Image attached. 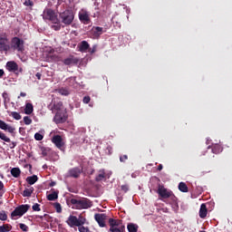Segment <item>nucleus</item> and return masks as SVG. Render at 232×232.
I'll list each match as a JSON object with an SVG mask.
<instances>
[{"instance_id":"nucleus-11","label":"nucleus","mask_w":232,"mask_h":232,"mask_svg":"<svg viewBox=\"0 0 232 232\" xmlns=\"http://www.w3.org/2000/svg\"><path fill=\"white\" fill-rule=\"evenodd\" d=\"M79 20L83 24H90L92 23V20L90 19V14H88V11L82 10L78 14Z\"/></svg>"},{"instance_id":"nucleus-59","label":"nucleus","mask_w":232,"mask_h":232,"mask_svg":"<svg viewBox=\"0 0 232 232\" xmlns=\"http://www.w3.org/2000/svg\"><path fill=\"white\" fill-rule=\"evenodd\" d=\"M20 72H23V69H20Z\"/></svg>"},{"instance_id":"nucleus-37","label":"nucleus","mask_w":232,"mask_h":232,"mask_svg":"<svg viewBox=\"0 0 232 232\" xmlns=\"http://www.w3.org/2000/svg\"><path fill=\"white\" fill-rule=\"evenodd\" d=\"M105 177H106V175L103 172V173L99 174L98 176H96L95 180H96V182H101V180H102V179H104Z\"/></svg>"},{"instance_id":"nucleus-57","label":"nucleus","mask_w":232,"mask_h":232,"mask_svg":"<svg viewBox=\"0 0 232 232\" xmlns=\"http://www.w3.org/2000/svg\"><path fill=\"white\" fill-rule=\"evenodd\" d=\"M12 148H15V143L13 142V147Z\"/></svg>"},{"instance_id":"nucleus-47","label":"nucleus","mask_w":232,"mask_h":232,"mask_svg":"<svg viewBox=\"0 0 232 232\" xmlns=\"http://www.w3.org/2000/svg\"><path fill=\"white\" fill-rule=\"evenodd\" d=\"M107 151L109 155H111L113 153V148H111V146H108L107 147Z\"/></svg>"},{"instance_id":"nucleus-43","label":"nucleus","mask_w":232,"mask_h":232,"mask_svg":"<svg viewBox=\"0 0 232 232\" xmlns=\"http://www.w3.org/2000/svg\"><path fill=\"white\" fill-rule=\"evenodd\" d=\"M101 3H102L101 0H95L94 1L95 10H100L101 9V6H100Z\"/></svg>"},{"instance_id":"nucleus-41","label":"nucleus","mask_w":232,"mask_h":232,"mask_svg":"<svg viewBox=\"0 0 232 232\" xmlns=\"http://www.w3.org/2000/svg\"><path fill=\"white\" fill-rule=\"evenodd\" d=\"M8 218V216L5 211L0 212V220H6Z\"/></svg>"},{"instance_id":"nucleus-40","label":"nucleus","mask_w":232,"mask_h":232,"mask_svg":"<svg viewBox=\"0 0 232 232\" xmlns=\"http://www.w3.org/2000/svg\"><path fill=\"white\" fill-rule=\"evenodd\" d=\"M54 208L57 213H61V211H63V208H61V203H54Z\"/></svg>"},{"instance_id":"nucleus-19","label":"nucleus","mask_w":232,"mask_h":232,"mask_svg":"<svg viewBox=\"0 0 232 232\" xmlns=\"http://www.w3.org/2000/svg\"><path fill=\"white\" fill-rule=\"evenodd\" d=\"M206 217H208V207H206V204H201L199 208V218H206Z\"/></svg>"},{"instance_id":"nucleus-36","label":"nucleus","mask_w":232,"mask_h":232,"mask_svg":"<svg viewBox=\"0 0 232 232\" xmlns=\"http://www.w3.org/2000/svg\"><path fill=\"white\" fill-rule=\"evenodd\" d=\"M24 122L26 124V126H30V124H32V119H30L28 116H25L24 117Z\"/></svg>"},{"instance_id":"nucleus-54","label":"nucleus","mask_w":232,"mask_h":232,"mask_svg":"<svg viewBox=\"0 0 232 232\" xmlns=\"http://www.w3.org/2000/svg\"><path fill=\"white\" fill-rule=\"evenodd\" d=\"M20 97H26V93L25 92H21Z\"/></svg>"},{"instance_id":"nucleus-51","label":"nucleus","mask_w":232,"mask_h":232,"mask_svg":"<svg viewBox=\"0 0 232 232\" xmlns=\"http://www.w3.org/2000/svg\"><path fill=\"white\" fill-rule=\"evenodd\" d=\"M3 75H5V71L0 69V79L3 78Z\"/></svg>"},{"instance_id":"nucleus-49","label":"nucleus","mask_w":232,"mask_h":232,"mask_svg":"<svg viewBox=\"0 0 232 232\" xmlns=\"http://www.w3.org/2000/svg\"><path fill=\"white\" fill-rule=\"evenodd\" d=\"M35 77L38 79V81H41V77H43V74L41 72H37L35 74Z\"/></svg>"},{"instance_id":"nucleus-23","label":"nucleus","mask_w":232,"mask_h":232,"mask_svg":"<svg viewBox=\"0 0 232 232\" xmlns=\"http://www.w3.org/2000/svg\"><path fill=\"white\" fill-rule=\"evenodd\" d=\"M212 153H215V155H218V153H222V146L220 144H214L212 146Z\"/></svg>"},{"instance_id":"nucleus-4","label":"nucleus","mask_w":232,"mask_h":232,"mask_svg":"<svg viewBox=\"0 0 232 232\" xmlns=\"http://www.w3.org/2000/svg\"><path fill=\"white\" fill-rule=\"evenodd\" d=\"M60 19L63 24L70 26V24L73 23V19H75V14H73L72 10L66 9L65 11L60 13Z\"/></svg>"},{"instance_id":"nucleus-24","label":"nucleus","mask_w":232,"mask_h":232,"mask_svg":"<svg viewBox=\"0 0 232 232\" xmlns=\"http://www.w3.org/2000/svg\"><path fill=\"white\" fill-rule=\"evenodd\" d=\"M127 229H128L129 232H138L139 231V225L130 223L127 226Z\"/></svg>"},{"instance_id":"nucleus-12","label":"nucleus","mask_w":232,"mask_h":232,"mask_svg":"<svg viewBox=\"0 0 232 232\" xmlns=\"http://www.w3.org/2000/svg\"><path fill=\"white\" fill-rule=\"evenodd\" d=\"M82 170L79 167H74L68 170L67 177L71 179H79Z\"/></svg>"},{"instance_id":"nucleus-25","label":"nucleus","mask_w":232,"mask_h":232,"mask_svg":"<svg viewBox=\"0 0 232 232\" xmlns=\"http://www.w3.org/2000/svg\"><path fill=\"white\" fill-rule=\"evenodd\" d=\"M11 175L14 177V179H18V177H21V169L19 168H13L11 169Z\"/></svg>"},{"instance_id":"nucleus-48","label":"nucleus","mask_w":232,"mask_h":232,"mask_svg":"<svg viewBox=\"0 0 232 232\" xmlns=\"http://www.w3.org/2000/svg\"><path fill=\"white\" fill-rule=\"evenodd\" d=\"M24 5H25V6H34V2H32V1H25L24 2Z\"/></svg>"},{"instance_id":"nucleus-27","label":"nucleus","mask_w":232,"mask_h":232,"mask_svg":"<svg viewBox=\"0 0 232 232\" xmlns=\"http://www.w3.org/2000/svg\"><path fill=\"white\" fill-rule=\"evenodd\" d=\"M59 198V193L58 192H52L51 194L47 195V200L53 201L57 200Z\"/></svg>"},{"instance_id":"nucleus-16","label":"nucleus","mask_w":232,"mask_h":232,"mask_svg":"<svg viewBox=\"0 0 232 232\" xmlns=\"http://www.w3.org/2000/svg\"><path fill=\"white\" fill-rule=\"evenodd\" d=\"M103 28L102 27H92V29L91 30L90 34L92 35V39H99L101 37V35H102V31Z\"/></svg>"},{"instance_id":"nucleus-14","label":"nucleus","mask_w":232,"mask_h":232,"mask_svg":"<svg viewBox=\"0 0 232 232\" xmlns=\"http://www.w3.org/2000/svg\"><path fill=\"white\" fill-rule=\"evenodd\" d=\"M9 50L8 38L6 36H0V52H8Z\"/></svg>"},{"instance_id":"nucleus-18","label":"nucleus","mask_w":232,"mask_h":232,"mask_svg":"<svg viewBox=\"0 0 232 232\" xmlns=\"http://www.w3.org/2000/svg\"><path fill=\"white\" fill-rule=\"evenodd\" d=\"M0 130H4L5 131H8L9 133H14L15 131V129L13 126L5 122V121L3 120H0Z\"/></svg>"},{"instance_id":"nucleus-17","label":"nucleus","mask_w":232,"mask_h":232,"mask_svg":"<svg viewBox=\"0 0 232 232\" xmlns=\"http://www.w3.org/2000/svg\"><path fill=\"white\" fill-rule=\"evenodd\" d=\"M63 63L65 64V66H71V64H79V58L70 55L68 58L63 60Z\"/></svg>"},{"instance_id":"nucleus-3","label":"nucleus","mask_w":232,"mask_h":232,"mask_svg":"<svg viewBox=\"0 0 232 232\" xmlns=\"http://www.w3.org/2000/svg\"><path fill=\"white\" fill-rule=\"evenodd\" d=\"M10 49L14 50V52H19L23 53L24 52V40L14 36L11 39Z\"/></svg>"},{"instance_id":"nucleus-58","label":"nucleus","mask_w":232,"mask_h":232,"mask_svg":"<svg viewBox=\"0 0 232 232\" xmlns=\"http://www.w3.org/2000/svg\"><path fill=\"white\" fill-rule=\"evenodd\" d=\"M93 52H95L94 50L92 51V53H93Z\"/></svg>"},{"instance_id":"nucleus-29","label":"nucleus","mask_w":232,"mask_h":232,"mask_svg":"<svg viewBox=\"0 0 232 232\" xmlns=\"http://www.w3.org/2000/svg\"><path fill=\"white\" fill-rule=\"evenodd\" d=\"M9 231H12V225L4 224L0 226V232H9Z\"/></svg>"},{"instance_id":"nucleus-13","label":"nucleus","mask_w":232,"mask_h":232,"mask_svg":"<svg viewBox=\"0 0 232 232\" xmlns=\"http://www.w3.org/2000/svg\"><path fill=\"white\" fill-rule=\"evenodd\" d=\"M108 216L106 214H95L94 220L98 222L100 227H106V218Z\"/></svg>"},{"instance_id":"nucleus-20","label":"nucleus","mask_w":232,"mask_h":232,"mask_svg":"<svg viewBox=\"0 0 232 232\" xmlns=\"http://www.w3.org/2000/svg\"><path fill=\"white\" fill-rule=\"evenodd\" d=\"M80 52H86V50H90V44L86 41H82L78 45Z\"/></svg>"},{"instance_id":"nucleus-56","label":"nucleus","mask_w":232,"mask_h":232,"mask_svg":"<svg viewBox=\"0 0 232 232\" xmlns=\"http://www.w3.org/2000/svg\"><path fill=\"white\" fill-rule=\"evenodd\" d=\"M50 186H51V187L55 186V182H53H53H51Z\"/></svg>"},{"instance_id":"nucleus-53","label":"nucleus","mask_w":232,"mask_h":232,"mask_svg":"<svg viewBox=\"0 0 232 232\" xmlns=\"http://www.w3.org/2000/svg\"><path fill=\"white\" fill-rule=\"evenodd\" d=\"M162 164H160L159 166H158V171H162Z\"/></svg>"},{"instance_id":"nucleus-6","label":"nucleus","mask_w":232,"mask_h":232,"mask_svg":"<svg viewBox=\"0 0 232 232\" xmlns=\"http://www.w3.org/2000/svg\"><path fill=\"white\" fill-rule=\"evenodd\" d=\"M49 110H51L52 113H55L57 111H63L66 110L63 102L59 99H53L51 104L48 106Z\"/></svg>"},{"instance_id":"nucleus-7","label":"nucleus","mask_w":232,"mask_h":232,"mask_svg":"<svg viewBox=\"0 0 232 232\" xmlns=\"http://www.w3.org/2000/svg\"><path fill=\"white\" fill-rule=\"evenodd\" d=\"M157 193L162 198H171V200H175V198H177L175 194H173V191L169 190L161 185H159Z\"/></svg>"},{"instance_id":"nucleus-26","label":"nucleus","mask_w":232,"mask_h":232,"mask_svg":"<svg viewBox=\"0 0 232 232\" xmlns=\"http://www.w3.org/2000/svg\"><path fill=\"white\" fill-rule=\"evenodd\" d=\"M179 191H181V193H188V191H189L188 185H186V183H184V182H179Z\"/></svg>"},{"instance_id":"nucleus-15","label":"nucleus","mask_w":232,"mask_h":232,"mask_svg":"<svg viewBox=\"0 0 232 232\" xmlns=\"http://www.w3.org/2000/svg\"><path fill=\"white\" fill-rule=\"evenodd\" d=\"M5 68L8 72L13 73H17V72H19V65L14 61L7 62Z\"/></svg>"},{"instance_id":"nucleus-42","label":"nucleus","mask_w":232,"mask_h":232,"mask_svg":"<svg viewBox=\"0 0 232 232\" xmlns=\"http://www.w3.org/2000/svg\"><path fill=\"white\" fill-rule=\"evenodd\" d=\"M32 208H33V211H41V205H39V203L33 205Z\"/></svg>"},{"instance_id":"nucleus-1","label":"nucleus","mask_w":232,"mask_h":232,"mask_svg":"<svg viewBox=\"0 0 232 232\" xmlns=\"http://www.w3.org/2000/svg\"><path fill=\"white\" fill-rule=\"evenodd\" d=\"M70 202L74 206V209H90L93 206V202L87 198H72Z\"/></svg>"},{"instance_id":"nucleus-44","label":"nucleus","mask_w":232,"mask_h":232,"mask_svg":"<svg viewBox=\"0 0 232 232\" xmlns=\"http://www.w3.org/2000/svg\"><path fill=\"white\" fill-rule=\"evenodd\" d=\"M121 191L128 193V191H130V187L128 185H121Z\"/></svg>"},{"instance_id":"nucleus-34","label":"nucleus","mask_w":232,"mask_h":232,"mask_svg":"<svg viewBox=\"0 0 232 232\" xmlns=\"http://www.w3.org/2000/svg\"><path fill=\"white\" fill-rule=\"evenodd\" d=\"M53 24L51 26V28H53V30H55V32H59V30H61V24L60 22L58 23H53Z\"/></svg>"},{"instance_id":"nucleus-39","label":"nucleus","mask_w":232,"mask_h":232,"mask_svg":"<svg viewBox=\"0 0 232 232\" xmlns=\"http://www.w3.org/2000/svg\"><path fill=\"white\" fill-rule=\"evenodd\" d=\"M34 139H35V140H43V139H44V136H43V134H41L39 132H36L34 134Z\"/></svg>"},{"instance_id":"nucleus-28","label":"nucleus","mask_w":232,"mask_h":232,"mask_svg":"<svg viewBox=\"0 0 232 232\" xmlns=\"http://www.w3.org/2000/svg\"><path fill=\"white\" fill-rule=\"evenodd\" d=\"M109 226L110 229H113L114 227H119V221L114 218H109Z\"/></svg>"},{"instance_id":"nucleus-35","label":"nucleus","mask_w":232,"mask_h":232,"mask_svg":"<svg viewBox=\"0 0 232 232\" xmlns=\"http://www.w3.org/2000/svg\"><path fill=\"white\" fill-rule=\"evenodd\" d=\"M60 95H70V92L67 89L62 88L59 89Z\"/></svg>"},{"instance_id":"nucleus-9","label":"nucleus","mask_w":232,"mask_h":232,"mask_svg":"<svg viewBox=\"0 0 232 232\" xmlns=\"http://www.w3.org/2000/svg\"><path fill=\"white\" fill-rule=\"evenodd\" d=\"M44 19H47V21H52L53 23H59V18L55 14V11L50 8L44 9Z\"/></svg>"},{"instance_id":"nucleus-60","label":"nucleus","mask_w":232,"mask_h":232,"mask_svg":"<svg viewBox=\"0 0 232 232\" xmlns=\"http://www.w3.org/2000/svg\"><path fill=\"white\" fill-rule=\"evenodd\" d=\"M44 168H47L46 165H44Z\"/></svg>"},{"instance_id":"nucleus-52","label":"nucleus","mask_w":232,"mask_h":232,"mask_svg":"<svg viewBox=\"0 0 232 232\" xmlns=\"http://www.w3.org/2000/svg\"><path fill=\"white\" fill-rule=\"evenodd\" d=\"M75 79H76V77H71L68 79V81L75 82Z\"/></svg>"},{"instance_id":"nucleus-55","label":"nucleus","mask_w":232,"mask_h":232,"mask_svg":"<svg viewBox=\"0 0 232 232\" xmlns=\"http://www.w3.org/2000/svg\"><path fill=\"white\" fill-rule=\"evenodd\" d=\"M36 218H41V220H43L44 217L43 216H36Z\"/></svg>"},{"instance_id":"nucleus-8","label":"nucleus","mask_w":232,"mask_h":232,"mask_svg":"<svg viewBox=\"0 0 232 232\" xmlns=\"http://www.w3.org/2000/svg\"><path fill=\"white\" fill-rule=\"evenodd\" d=\"M30 209V205H20L11 213V218L14 217H23Z\"/></svg>"},{"instance_id":"nucleus-50","label":"nucleus","mask_w":232,"mask_h":232,"mask_svg":"<svg viewBox=\"0 0 232 232\" xmlns=\"http://www.w3.org/2000/svg\"><path fill=\"white\" fill-rule=\"evenodd\" d=\"M3 189H5V184L0 180V191H3Z\"/></svg>"},{"instance_id":"nucleus-21","label":"nucleus","mask_w":232,"mask_h":232,"mask_svg":"<svg viewBox=\"0 0 232 232\" xmlns=\"http://www.w3.org/2000/svg\"><path fill=\"white\" fill-rule=\"evenodd\" d=\"M37 180H39V178L37 177V175H33L26 178V182L30 186H34V184H35Z\"/></svg>"},{"instance_id":"nucleus-10","label":"nucleus","mask_w":232,"mask_h":232,"mask_svg":"<svg viewBox=\"0 0 232 232\" xmlns=\"http://www.w3.org/2000/svg\"><path fill=\"white\" fill-rule=\"evenodd\" d=\"M52 142L56 146V148H58V150H61V151L64 150V140H63V136L59 134L54 135L52 138Z\"/></svg>"},{"instance_id":"nucleus-2","label":"nucleus","mask_w":232,"mask_h":232,"mask_svg":"<svg viewBox=\"0 0 232 232\" xmlns=\"http://www.w3.org/2000/svg\"><path fill=\"white\" fill-rule=\"evenodd\" d=\"M66 224L69 225L70 227H81V226H84L86 224V218L82 216H76L70 215L66 220Z\"/></svg>"},{"instance_id":"nucleus-33","label":"nucleus","mask_w":232,"mask_h":232,"mask_svg":"<svg viewBox=\"0 0 232 232\" xmlns=\"http://www.w3.org/2000/svg\"><path fill=\"white\" fill-rule=\"evenodd\" d=\"M11 117H13V119H15V121H21L22 119L21 114H19V112L17 111L11 112Z\"/></svg>"},{"instance_id":"nucleus-46","label":"nucleus","mask_w":232,"mask_h":232,"mask_svg":"<svg viewBox=\"0 0 232 232\" xmlns=\"http://www.w3.org/2000/svg\"><path fill=\"white\" fill-rule=\"evenodd\" d=\"M126 160H128V155H123L120 157L121 162H126Z\"/></svg>"},{"instance_id":"nucleus-30","label":"nucleus","mask_w":232,"mask_h":232,"mask_svg":"<svg viewBox=\"0 0 232 232\" xmlns=\"http://www.w3.org/2000/svg\"><path fill=\"white\" fill-rule=\"evenodd\" d=\"M34 187H31L29 188H25L23 192V197H32V193H34Z\"/></svg>"},{"instance_id":"nucleus-31","label":"nucleus","mask_w":232,"mask_h":232,"mask_svg":"<svg viewBox=\"0 0 232 232\" xmlns=\"http://www.w3.org/2000/svg\"><path fill=\"white\" fill-rule=\"evenodd\" d=\"M124 229H126L124 226H121L120 227H115L114 228H110L109 232H124Z\"/></svg>"},{"instance_id":"nucleus-45","label":"nucleus","mask_w":232,"mask_h":232,"mask_svg":"<svg viewBox=\"0 0 232 232\" xmlns=\"http://www.w3.org/2000/svg\"><path fill=\"white\" fill-rule=\"evenodd\" d=\"M82 101L84 104H89L92 98H90V96H84Z\"/></svg>"},{"instance_id":"nucleus-38","label":"nucleus","mask_w":232,"mask_h":232,"mask_svg":"<svg viewBox=\"0 0 232 232\" xmlns=\"http://www.w3.org/2000/svg\"><path fill=\"white\" fill-rule=\"evenodd\" d=\"M19 227H20V229H22V231L28 232L29 227L25 224L20 223Z\"/></svg>"},{"instance_id":"nucleus-32","label":"nucleus","mask_w":232,"mask_h":232,"mask_svg":"<svg viewBox=\"0 0 232 232\" xmlns=\"http://www.w3.org/2000/svg\"><path fill=\"white\" fill-rule=\"evenodd\" d=\"M0 139L1 140H4V142H10V138L6 136L3 131H0Z\"/></svg>"},{"instance_id":"nucleus-5","label":"nucleus","mask_w":232,"mask_h":232,"mask_svg":"<svg viewBox=\"0 0 232 232\" xmlns=\"http://www.w3.org/2000/svg\"><path fill=\"white\" fill-rule=\"evenodd\" d=\"M54 114L53 121L55 124H64L68 121V111L66 110L56 111Z\"/></svg>"},{"instance_id":"nucleus-22","label":"nucleus","mask_w":232,"mask_h":232,"mask_svg":"<svg viewBox=\"0 0 232 232\" xmlns=\"http://www.w3.org/2000/svg\"><path fill=\"white\" fill-rule=\"evenodd\" d=\"M34 113V105L30 102L25 104V109H24V114L25 115H32Z\"/></svg>"}]
</instances>
